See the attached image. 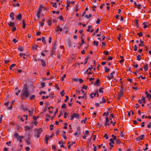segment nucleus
I'll list each match as a JSON object with an SVG mask.
<instances>
[{
	"label": "nucleus",
	"mask_w": 151,
	"mask_h": 151,
	"mask_svg": "<svg viewBox=\"0 0 151 151\" xmlns=\"http://www.w3.org/2000/svg\"><path fill=\"white\" fill-rule=\"evenodd\" d=\"M40 24L41 27H43L44 24V23L43 22H41L40 23Z\"/></svg>",
	"instance_id": "60"
},
{
	"label": "nucleus",
	"mask_w": 151,
	"mask_h": 151,
	"mask_svg": "<svg viewBox=\"0 0 151 151\" xmlns=\"http://www.w3.org/2000/svg\"><path fill=\"white\" fill-rule=\"evenodd\" d=\"M87 86H85V85H83V86L82 88L84 89H86L87 88Z\"/></svg>",
	"instance_id": "55"
},
{
	"label": "nucleus",
	"mask_w": 151,
	"mask_h": 151,
	"mask_svg": "<svg viewBox=\"0 0 151 151\" xmlns=\"http://www.w3.org/2000/svg\"><path fill=\"white\" fill-rule=\"evenodd\" d=\"M146 97L147 98L149 99V100L151 99V94H150L149 93L147 94Z\"/></svg>",
	"instance_id": "21"
},
{
	"label": "nucleus",
	"mask_w": 151,
	"mask_h": 151,
	"mask_svg": "<svg viewBox=\"0 0 151 151\" xmlns=\"http://www.w3.org/2000/svg\"><path fill=\"white\" fill-rule=\"evenodd\" d=\"M12 41L14 43H15L18 42V41L15 38Z\"/></svg>",
	"instance_id": "50"
},
{
	"label": "nucleus",
	"mask_w": 151,
	"mask_h": 151,
	"mask_svg": "<svg viewBox=\"0 0 151 151\" xmlns=\"http://www.w3.org/2000/svg\"><path fill=\"white\" fill-rule=\"evenodd\" d=\"M63 137L64 138V139H67V137H66V136H65V134H63Z\"/></svg>",
	"instance_id": "62"
},
{
	"label": "nucleus",
	"mask_w": 151,
	"mask_h": 151,
	"mask_svg": "<svg viewBox=\"0 0 151 151\" xmlns=\"http://www.w3.org/2000/svg\"><path fill=\"white\" fill-rule=\"evenodd\" d=\"M94 93H95L96 95H97V97L99 96V93L98 90H96Z\"/></svg>",
	"instance_id": "46"
},
{
	"label": "nucleus",
	"mask_w": 151,
	"mask_h": 151,
	"mask_svg": "<svg viewBox=\"0 0 151 151\" xmlns=\"http://www.w3.org/2000/svg\"><path fill=\"white\" fill-rule=\"evenodd\" d=\"M15 64H13L10 66V68L11 70L12 68L15 66Z\"/></svg>",
	"instance_id": "44"
},
{
	"label": "nucleus",
	"mask_w": 151,
	"mask_h": 151,
	"mask_svg": "<svg viewBox=\"0 0 151 151\" xmlns=\"http://www.w3.org/2000/svg\"><path fill=\"white\" fill-rule=\"evenodd\" d=\"M57 29L55 30L56 32H58V31H62L63 30V29L61 28L59 26H58L57 27Z\"/></svg>",
	"instance_id": "15"
},
{
	"label": "nucleus",
	"mask_w": 151,
	"mask_h": 151,
	"mask_svg": "<svg viewBox=\"0 0 151 151\" xmlns=\"http://www.w3.org/2000/svg\"><path fill=\"white\" fill-rule=\"evenodd\" d=\"M52 6L55 8H57V4L56 3H54L52 4Z\"/></svg>",
	"instance_id": "54"
},
{
	"label": "nucleus",
	"mask_w": 151,
	"mask_h": 151,
	"mask_svg": "<svg viewBox=\"0 0 151 151\" xmlns=\"http://www.w3.org/2000/svg\"><path fill=\"white\" fill-rule=\"evenodd\" d=\"M50 117V116L49 114H47L45 117V120L47 121H48L49 120V118Z\"/></svg>",
	"instance_id": "16"
},
{
	"label": "nucleus",
	"mask_w": 151,
	"mask_h": 151,
	"mask_svg": "<svg viewBox=\"0 0 151 151\" xmlns=\"http://www.w3.org/2000/svg\"><path fill=\"white\" fill-rule=\"evenodd\" d=\"M19 55L21 57H22L24 59L25 58V57L24 56V55H26L25 54L20 53Z\"/></svg>",
	"instance_id": "18"
},
{
	"label": "nucleus",
	"mask_w": 151,
	"mask_h": 151,
	"mask_svg": "<svg viewBox=\"0 0 151 151\" xmlns=\"http://www.w3.org/2000/svg\"><path fill=\"white\" fill-rule=\"evenodd\" d=\"M139 106L138 105V104H136L135 107L137 109H138V107H139Z\"/></svg>",
	"instance_id": "63"
},
{
	"label": "nucleus",
	"mask_w": 151,
	"mask_h": 151,
	"mask_svg": "<svg viewBox=\"0 0 151 151\" xmlns=\"http://www.w3.org/2000/svg\"><path fill=\"white\" fill-rule=\"evenodd\" d=\"M38 118V117H37L36 116H34L33 117V119L34 120L36 121L37 119Z\"/></svg>",
	"instance_id": "56"
},
{
	"label": "nucleus",
	"mask_w": 151,
	"mask_h": 151,
	"mask_svg": "<svg viewBox=\"0 0 151 151\" xmlns=\"http://www.w3.org/2000/svg\"><path fill=\"white\" fill-rule=\"evenodd\" d=\"M74 118L78 119L80 117V115L79 114L73 113L72 114Z\"/></svg>",
	"instance_id": "4"
},
{
	"label": "nucleus",
	"mask_w": 151,
	"mask_h": 151,
	"mask_svg": "<svg viewBox=\"0 0 151 151\" xmlns=\"http://www.w3.org/2000/svg\"><path fill=\"white\" fill-rule=\"evenodd\" d=\"M29 115L30 116H32V115L33 113L34 110L32 109H31V110H29Z\"/></svg>",
	"instance_id": "9"
},
{
	"label": "nucleus",
	"mask_w": 151,
	"mask_h": 151,
	"mask_svg": "<svg viewBox=\"0 0 151 151\" xmlns=\"http://www.w3.org/2000/svg\"><path fill=\"white\" fill-rule=\"evenodd\" d=\"M109 140L110 141V142L109 143V144L111 147H113L114 146L113 144H114V142L112 139H110Z\"/></svg>",
	"instance_id": "7"
},
{
	"label": "nucleus",
	"mask_w": 151,
	"mask_h": 151,
	"mask_svg": "<svg viewBox=\"0 0 151 151\" xmlns=\"http://www.w3.org/2000/svg\"><path fill=\"white\" fill-rule=\"evenodd\" d=\"M85 134L88 136L89 135V132L88 130H86L85 131Z\"/></svg>",
	"instance_id": "36"
},
{
	"label": "nucleus",
	"mask_w": 151,
	"mask_h": 151,
	"mask_svg": "<svg viewBox=\"0 0 151 151\" xmlns=\"http://www.w3.org/2000/svg\"><path fill=\"white\" fill-rule=\"evenodd\" d=\"M23 28L24 29H25L26 26V24L25 23V22L24 20L22 22Z\"/></svg>",
	"instance_id": "31"
},
{
	"label": "nucleus",
	"mask_w": 151,
	"mask_h": 151,
	"mask_svg": "<svg viewBox=\"0 0 151 151\" xmlns=\"http://www.w3.org/2000/svg\"><path fill=\"white\" fill-rule=\"evenodd\" d=\"M86 119H87V118H85L84 120H82L81 121V123H86Z\"/></svg>",
	"instance_id": "45"
},
{
	"label": "nucleus",
	"mask_w": 151,
	"mask_h": 151,
	"mask_svg": "<svg viewBox=\"0 0 151 151\" xmlns=\"http://www.w3.org/2000/svg\"><path fill=\"white\" fill-rule=\"evenodd\" d=\"M14 6H19V4L18 3H16L14 4L13 5Z\"/></svg>",
	"instance_id": "58"
},
{
	"label": "nucleus",
	"mask_w": 151,
	"mask_h": 151,
	"mask_svg": "<svg viewBox=\"0 0 151 151\" xmlns=\"http://www.w3.org/2000/svg\"><path fill=\"white\" fill-rule=\"evenodd\" d=\"M124 94V92H123V88L122 86H121L120 88V92L119 94L120 96H123Z\"/></svg>",
	"instance_id": "3"
},
{
	"label": "nucleus",
	"mask_w": 151,
	"mask_h": 151,
	"mask_svg": "<svg viewBox=\"0 0 151 151\" xmlns=\"http://www.w3.org/2000/svg\"><path fill=\"white\" fill-rule=\"evenodd\" d=\"M112 137H113V140H115L116 139V136L114 135L113 134H112Z\"/></svg>",
	"instance_id": "49"
},
{
	"label": "nucleus",
	"mask_w": 151,
	"mask_h": 151,
	"mask_svg": "<svg viewBox=\"0 0 151 151\" xmlns=\"http://www.w3.org/2000/svg\"><path fill=\"white\" fill-rule=\"evenodd\" d=\"M99 79H98L95 82V83L96 84H98L99 83Z\"/></svg>",
	"instance_id": "59"
},
{
	"label": "nucleus",
	"mask_w": 151,
	"mask_h": 151,
	"mask_svg": "<svg viewBox=\"0 0 151 151\" xmlns=\"http://www.w3.org/2000/svg\"><path fill=\"white\" fill-rule=\"evenodd\" d=\"M55 88L58 89V90H59V87L58 86V85L57 84H56L55 86Z\"/></svg>",
	"instance_id": "57"
},
{
	"label": "nucleus",
	"mask_w": 151,
	"mask_h": 151,
	"mask_svg": "<svg viewBox=\"0 0 151 151\" xmlns=\"http://www.w3.org/2000/svg\"><path fill=\"white\" fill-rule=\"evenodd\" d=\"M64 90H63L61 92H60V94L62 96H63L64 95Z\"/></svg>",
	"instance_id": "51"
},
{
	"label": "nucleus",
	"mask_w": 151,
	"mask_h": 151,
	"mask_svg": "<svg viewBox=\"0 0 151 151\" xmlns=\"http://www.w3.org/2000/svg\"><path fill=\"white\" fill-rule=\"evenodd\" d=\"M91 26H89L88 27V29H87V31L88 32H89L90 31V29H91Z\"/></svg>",
	"instance_id": "41"
},
{
	"label": "nucleus",
	"mask_w": 151,
	"mask_h": 151,
	"mask_svg": "<svg viewBox=\"0 0 151 151\" xmlns=\"http://www.w3.org/2000/svg\"><path fill=\"white\" fill-rule=\"evenodd\" d=\"M35 96L34 95H32L30 96L29 98L31 99H32L35 98Z\"/></svg>",
	"instance_id": "40"
},
{
	"label": "nucleus",
	"mask_w": 151,
	"mask_h": 151,
	"mask_svg": "<svg viewBox=\"0 0 151 151\" xmlns=\"http://www.w3.org/2000/svg\"><path fill=\"white\" fill-rule=\"evenodd\" d=\"M105 71L106 72H108L110 70L109 68H107L106 67H104Z\"/></svg>",
	"instance_id": "25"
},
{
	"label": "nucleus",
	"mask_w": 151,
	"mask_h": 151,
	"mask_svg": "<svg viewBox=\"0 0 151 151\" xmlns=\"http://www.w3.org/2000/svg\"><path fill=\"white\" fill-rule=\"evenodd\" d=\"M8 25L10 27H13L14 26V23L12 22H9L8 23Z\"/></svg>",
	"instance_id": "10"
},
{
	"label": "nucleus",
	"mask_w": 151,
	"mask_h": 151,
	"mask_svg": "<svg viewBox=\"0 0 151 151\" xmlns=\"http://www.w3.org/2000/svg\"><path fill=\"white\" fill-rule=\"evenodd\" d=\"M101 20L100 18H99L98 19H97V20L96 21V23L97 24H99L100 22L101 21Z\"/></svg>",
	"instance_id": "33"
},
{
	"label": "nucleus",
	"mask_w": 151,
	"mask_h": 151,
	"mask_svg": "<svg viewBox=\"0 0 151 151\" xmlns=\"http://www.w3.org/2000/svg\"><path fill=\"white\" fill-rule=\"evenodd\" d=\"M14 137L17 138V141H19L21 143L22 142V139L23 138V137L19 136L18 133H15Z\"/></svg>",
	"instance_id": "2"
},
{
	"label": "nucleus",
	"mask_w": 151,
	"mask_h": 151,
	"mask_svg": "<svg viewBox=\"0 0 151 151\" xmlns=\"http://www.w3.org/2000/svg\"><path fill=\"white\" fill-rule=\"evenodd\" d=\"M109 112L108 111H107L106 113V112L104 113L103 114V116H108L109 115Z\"/></svg>",
	"instance_id": "28"
},
{
	"label": "nucleus",
	"mask_w": 151,
	"mask_h": 151,
	"mask_svg": "<svg viewBox=\"0 0 151 151\" xmlns=\"http://www.w3.org/2000/svg\"><path fill=\"white\" fill-rule=\"evenodd\" d=\"M39 60H40L41 61L42 65L43 67H44L46 66V64L45 63V61L43 59Z\"/></svg>",
	"instance_id": "5"
},
{
	"label": "nucleus",
	"mask_w": 151,
	"mask_h": 151,
	"mask_svg": "<svg viewBox=\"0 0 151 151\" xmlns=\"http://www.w3.org/2000/svg\"><path fill=\"white\" fill-rule=\"evenodd\" d=\"M37 47H38V46L37 45H35L32 48L34 50H36Z\"/></svg>",
	"instance_id": "37"
},
{
	"label": "nucleus",
	"mask_w": 151,
	"mask_h": 151,
	"mask_svg": "<svg viewBox=\"0 0 151 151\" xmlns=\"http://www.w3.org/2000/svg\"><path fill=\"white\" fill-rule=\"evenodd\" d=\"M48 109L50 110L49 111V113L52 114L53 112V111H50V110H52L53 109V107L52 106H50L48 108Z\"/></svg>",
	"instance_id": "12"
},
{
	"label": "nucleus",
	"mask_w": 151,
	"mask_h": 151,
	"mask_svg": "<svg viewBox=\"0 0 151 151\" xmlns=\"http://www.w3.org/2000/svg\"><path fill=\"white\" fill-rule=\"evenodd\" d=\"M93 43L94 45L95 46H97L99 45V43L97 41H94Z\"/></svg>",
	"instance_id": "26"
},
{
	"label": "nucleus",
	"mask_w": 151,
	"mask_h": 151,
	"mask_svg": "<svg viewBox=\"0 0 151 151\" xmlns=\"http://www.w3.org/2000/svg\"><path fill=\"white\" fill-rule=\"evenodd\" d=\"M42 42L44 44H45V43H46L45 40V38L44 37H42Z\"/></svg>",
	"instance_id": "29"
},
{
	"label": "nucleus",
	"mask_w": 151,
	"mask_h": 151,
	"mask_svg": "<svg viewBox=\"0 0 151 151\" xmlns=\"http://www.w3.org/2000/svg\"><path fill=\"white\" fill-rule=\"evenodd\" d=\"M102 101H100V103H104L105 102H106V100L105 99H104V97H103L102 98Z\"/></svg>",
	"instance_id": "38"
},
{
	"label": "nucleus",
	"mask_w": 151,
	"mask_h": 151,
	"mask_svg": "<svg viewBox=\"0 0 151 151\" xmlns=\"http://www.w3.org/2000/svg\"><path fill=\"white\" fill-rule=\"evenodd\" d=\"M24 128H25V130L26 131H27V130H29L31 128L29 126H26L24 127Z\"/></svg>",
	"instance_id": "23"
},
{
	"label": "nucleus",
	"mask_w": 151,
	"mask_h": 151,
	"mask_svg": "<svg viewBox=\"0 0 151 151\" xmlns=\"http://www.w3.org/2000/svg\"><path fill=\"white\" fill-rule=\"evenodd\" d=\"M141 59V56L140 55H138L137 57V60L139 61Z\"/></svg>",
	"instance_id": "24"
},
{
	"label": "nucleus",
	"mask_w": 151,
	"mask_h": 151,
	"mask_svg": "<svg viewBox=\"0 0 151 151\" xmlns=\"http://www.w3.org/2000/svg\"><path fill=\"white\" fill-rule=\"evenodd\" d=\"M40 133H41V131H40V130H38V131L36 133V137L37 138L39 137L40 136Z\"/></svg>",
	"instance_id": "11"
},
{
	"label": "nucleus",
	"mask_w": 151,
	"mask_h": 151,
	"mask_svg": "<svg viewBox=\"0 0 151 151\" xmlns=\"http://www.w3.org/2000/svg\"><path fill=\"white\" fill-rule=\"evenodd\" d=\"M104 54L106 55H108L109 54V52L108 51H104Z\"/></svg>",
	"instance_id": "39"
},
{
	"label": "nucleus",
	"mask_w": 151,
	"mask_h": 151,
	"mask_svg": "<svg viewBox=\"0 0 151 151\" xmlns=\"http://www.w3.org/2000/svg\"><path fill=\"white\" fill-rule=\"evenodd\" d=\"M18 49L21 52H22L23 50V48L21 46H19L18 47Z\"/></svg>",
	"instance_id": "22"
},
{
	"label": "nucleus",
	"mask_w": 151,
	"mask_h": 151,
	"mask_svg": "<svg viewBox=\"0 0 151 151\" xmlns=\"http://www.w3.org/2000/svg\"><path fill=\"white\" fill-rule=\"evenodd\" d=\"M115 73L114 71H113L112 73L110 74V76H108L107 77L109 80H111L113 77V74Z\"/></svg>",
	"instance_id": "6"
},
{
	"label": "nucleus",
	"mask_w": 151,
	"mask_h": 151,
	"mask_svg": "<svg viewBox=\"0 0 151 151\" xmlns=\"http://www.w3.org/2000/svg\"><path fill=\"white\" fill-rule=\"evenodd\" d=\"M25 149L26 151H28L29 150L30 148L29 147H27L25 148Z\"/></svg>",
	"instance_id": "61"
},
{
	"label": "nucleus",
	"mask_w": 151,
	"mask_h": 151,
	"mask_svg": "<svg viewBox=\"0 0 151 151\" xmlns=\"http://www.w3.org/2000/svg\"><path fill=\"white\" fill-rule=\"evenodd\" d=\"M133 66L135 68H137L138 66L137 64L134 65H133Z\"/></svg>",
	"instance_id": "64"
},
{
	"label": "nucleus",
	"mask_w": 151,
	"mask_h": 151,
	"mask_svg": "<svg viewBox=\"0 0 151 151\" xmlns=\"http://www.w3.org/2000/svg\"><path fill=\"white\" fill-rule=\"evenodd\" d=\"M104 137L106 139H108V137L107 134H104Z\"/></svg>",
	"instance_id": "47"
},
{
	"label": "nucleus",
	"mask_w": 151,
	"mask_h": 151,
	"mask_svg": "<svg viewBox=\"0 0 151 151\" xmlns=\"http://www.w3.org/2000/svg\"><path fill=\"white\" fill-rule=\"evenodd\" d=\"M22 18V15L21 14H19L17 15L16 17V19H17L18 20H20Z\"/></svg>",
	"instance_id": "13"
},
{
	"label": "nucleus",
	"mask_w": 151,
	"mask_h": 151,
	"mask_svg": "<svg viewBox=\"0 0 151 151\" xmlns=\"http://www.w3.org/2000/svg\"><path fill=\"white\" fill-rule=\"evenodd\" d=\"M99 30V28H97L96 29V31L94 33H93L92 34L93 36H94V35H95L96 33L98 32Z\"/></svg>",
	"instance_id": "19"
},
{
	"label": "nucleus",
	"mask_w": 151,
	"mask_h": 151,
	"mask_svg": "<svg viewBox=\"0 0 151 151\" xmlns=\"http://www.w3.org/2000/svg\"><path fill=\"white\" fill-rule=\"evenodd\" d=\"M136 140L137 141L142 140V135H140L139 137L136 138Z\"/></svg>",
	"instance_id": "27"
},
{
	"label": "nucleus",
	"mask_w": 151,
	"mask_h": 151,
	"mask_svg": "<svg viewBox=\"0 0 151 151\" xmlns=\"http://www.w3.org/2000/svg\"><path fill=\"white\" fill-rule=\"evenodd\" d=\"M147 24V22H144L143 23V24L144 25V26L143 27V28H145L147 27V26L146 24Z\"/></svg>",
	"instance_id": "20"
},
{
	"label": "nucleus",
	"mask_w": 151,
	"mask_h": 151,
	"mask_svg": "<svg viewBox=\"0 0 151 151\" xmlns=\"http://www.w3.org/2000/svg\"><path fill=\"white\" fill-rule=\"evenodd\" d=\"M43 8V5H40V7H39V9L40 10H42V8Z\"/></svg>",
	"instance_id": "52"
},
{
	"label": "nucleus",
	"mask_w": 151,
	"mask_h": 151,
	"mask_svg": "<svg viewBox=\"0 0 151 151\" xmlns=\"http://www.w3.org/2000/svg\"><path fill=\"white\" fill-rule=\"evenodd\" d=\"M14 14L13 12H11L10 13L9 17L10 18L12 17H14Z\"/></svg>",
	"instance_id": "32"
},
{
	"label": "nucleus",
	"mask_w": 151,
	"mask_h": 151,
	"mask_svg": "<svg viewBox=\"0 0 151 151\" xmlns=\"http://www.w3.org/2000/svg\"><path fill=\"white\" fill-rule=\"evenodd\" d=\"M66 77V75L65 74H64L63 76L61 78V80L62 81H63L64 80V78H65Z\"/></svg>",
	"instance_id": "34"
},
{
	"label": "nucleus",
	"mask_w": 151,
	"mask_h": 151,
	"mask_svg": "<svg viewBox=\"0 0 151 151\" xmlns=\"http://www.w3.org/2000/svg\"><path fill=\"white\" fill-rule=\"evenodd\" d=\"M93 151H96L97 150V147L94 146V145H93Z\"/></svg>",
	"instance_id": "53"
},
{
	"label": "nucleus",
	"mask_w": 151,
	"mask_h": 151,
	"mask_svg": "<svg viewBox=\"0 0 151 151\" xmlns=\"http://www.w3.org/2000/svg\"><path fill=\"white\" fill-rule=\"evenodd\" d=\"M29 95V93L27 89L23 88L21 93V96L22 98H24L28 97Z\"/></svg>",
	"instance_id": "1"
},
{
	"label": "nucleus",
	"mask_w": 151,
	"mask_h": 151,
	"mask_svg": "<svg viewBox=\"0 0 151 151\" xmlns=\"http://www.w3.org/2000/svg\"><path fill=\"white\" fill-rule=\"evenodd\" d=\"M91 15H92L91 14H89L88 15H85V17L87 19H89L91 16Z\"/></svg>",
	"instance_id": "35"
},
{
	"label": "nucleus",
	"mask_w": 151,
	"mask_h": 151,
	"mask_svg": "<svg viewBox=\"0 0 151 151\" xmlns=\"http://www.w3.org/2000/svg\"><path fill=\"white\" fill-rule=\"evenodd\" d=\"M141 6V4H139L138 5H137V6H136V7L139 9L140 8Z\"/></svg>",
	"instance_id": "48"
},
{
	"label": "nucleus",
	"mask_w": 151,
	"mask_h": 151,
	"mask_svg": "<svg viewBox=\"0 0 151 151\" xmlns=\"http://www.w3.org/2000/svg\"><path fill=\"white\" fill-rule=\"evenodd\" d=\"M38 123V122H36V121L34 120V121H32L31 122L32 124H35V126L37 125V123Z\"/></svg>",
	"instance_id": "17"
},
{
	"label": "nucleus",
	"mask_w": 151,
	"mask_h": 151,
	"mask_svg": "<svg viewBox=\"0 0 151 151\" xmlns=\"http://www.w3.org/2000/svg\"><path fill=\"white\" fill-rule=\"evenodd\" d=\"M90 96L91 98H93V97L95 96L96 95L95 93H92L90 95Z\"/></svg>",
	"instance_id": "30"
},
{
	"label": "nucleus",
	"mask_w": 151,
	"mask_h": 151,
	"mask_svg": "<svg viewBox=\"0 0 151 151\" xmlns=\"http://www.w3.org/2000/svg\"><path fill=\"white\" fill-rule=\"evenodd\" d=\"M115 142L117 144H119L120 143V141L118 139H116L115 140Z\"/></svg>",
	"instance_id": "43"
},
{
	"label": "nucleus",
	"mask_w": 151,
	"mask_h": 151,
	"mask_svg": "<svg viewBox=\"0 0 151 151\" xmlns=\"http://www.w3.org/2000/svg\"><path fill=\"white\" fill-rule=\"evenodd\" d=\"M52 24V21L50 20H49L48 21V24L49 26H50Z\"/></svg>",
	"instance_id": "42"
},
{
	"label": "nucleus",
	"mask_w": 151,
	"mask_h": 151,
	"mask_svg": "<svg viewBox=\"0 0 151 151\" xmlns=\"http://www.w3.org/2000/svg\"><path fill=\"white\" fill-rule=\"evenodd\" d=\"M144 69L145 71H147L148 69V64L146 63L144 67Z\"/></svg>",
	"instance_id": "14"
},
{
	"label": "nucleus",
	"mask_w": 151,
	"mask_h": 151,
	"mask_svg": "<svg viewBox=\"0 0 151 151\" xmlns=\"http://www.w3.org/2000/svg\"><path fill=\"white\" fill-rule=\"evenodd\" d=\"M106 122L104 123V125H105V126L109 125L110 124V123H108V122L109 121V119L107 117H106Z\"/></svg>",
	"instance_id": "8"
}]
</instances>
